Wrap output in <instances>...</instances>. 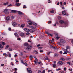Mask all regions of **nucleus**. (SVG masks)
Listing matches in <instances>:
<instances>
[{
  "label": "nucleus",
  "mask_w": 73,
  "mask_h": 73,
  "mask_svg": "<svg viewBox=\"0 0 73 73\" xmlns=\"http://www.w3.org/2000/svg\"><path fill=\"white\" fill-rule=\"evenodd\" d=\"M52 23V22L51 21H50L48 22V23L50 24V23Z\"/></svg>",
  "instance_id": "nucleus-52"
},
{
  "label": "nucleus",
  "mask_w": 73,
  "mask_h": 73,
  "mask_svg": "<svg viewBox=\"0 0 73 73\" xmlns=\"http://www.w3.org/2000/svg\"><path fill=\"white\" fill-rule=\"evenodd\" d=\"M25 32H29V29L27 28H25L24 29Z\"/></svg>",
  "instance_id": "nucleus-16"
},
{
  "label": "nucleus",
  "mask_w": 73,
  "mask_h": 73,
  "mask_svg": "<svg viewBox=\"0 0 73 73\" xmlns=\"http://www.w3.org/2000/svg\"><path fill=\"white\" fill-rule=\"evenodd\" d=\"M68 69L70 71H72V70H73L72 69H70V68L69 69Z\"/></svg>",
  "instance_id": "nucleus-58"
},
{
  "label": "nucleus",
  "mask_w": 73,
  "mask_h": 73,
  "mask_svg": "<svg viewBox=\"0 0 73 73\" xmlns=\"http://www.w3.org/2000/svg\"><path fill=\"white\" fill-rule=\"evenodd\" d=\"M46 34H47V35H49V33L48 32H46Z\"/></svg>",
  "instance_id": "nucleus-38"
},
{
  "label": "nucleus",
  "mask_w": 73,
  "mask_h": 73,
  "mask_svg": "<svg viewBox=\"0 0 73 73\" xmlns=\"http://www.w3.org/2000/svg\"><path fill=\"white\" fill-rule=\"evenodd\" d=\"M4 13L5 14H9V12H8V9H5L3 11Z\"/></svg>",
  "instance_id": "nucleus-3"
},
{
  "label": "nucleus",
  "mask_w": 73,
  "mask_h": 73,
  "mask_svg": "<svg viewBox=\"0 0 73 73\" xmlns=\"http://www.w3.org/2000/svg\"><path fill=\"white\" fill-rule=\"evenodd\" d=\"M17 40H19V41H20V40L21 39H20V38H18Z\"/></svg>",
  "instance_id": "nucleus-59"
},
{
  "label": "nucleus",
  "mask_w": 73,
  "mask_h": 73,
  "mask_svg": "<svg viewBox=\"0 0 73 73\" xmlns=\"http://www.w3.org/2000/svg\"><path fill=\"white\" fill-rule=\"evenodd\" d=\"M67 64H68L69 65H72V64H71V63L69 62H67Z\"/></svg>",
  "instance_id": "nucleus-24"
},
{
  "label": "nucleus",
  "mask_w": 73,
  "mask_h": 73,
  "mask_svg": "<svg viewBox=\"0 0 73 73\" xmlns=\"http://www.w3.org/2000/svg\"><path fill=\"white\" fill-rule=\"evenodd\" d=\"M33 58V56L32 55H30V56L29 58Z\"/></svg>",
  "instance_id": "nucleus-34"
},
{
  "label": "nucleus",
  "mask_w": 73,
  "mask_h": 73,
  "mask_svg": "<svg viewBox=\"0 0 73 73\" xmlns=\"http://www.w3.org/2000/svg\"><path fill=\"white\" fill-rule=\"evenodd\" d=\"M58 64L60 65H62L64 64V62L62 61H59L58 62Z\"/></svg>",
  "instance_id": "nucleus-7"
},
{
  "label": "nucleus",
  "mask_w": 73,
  "mask_h": 73,
  "mask_svg": "<svg viewBox=\"0 0 73 73\" xmlns=\"http://www.w3.org/2000/svg\"><path fill=\"white\" fill-rule=\"evenodd\" d=\"M44 60H49V58L48 57L45 56L44 58Z\"/></svg>",
  "instance_id": "nucleus-11"
},
{
  "label": "nucleus",
  "mask_w": 73,
  "mask_h": 73,
  "mask_svg": "<svg viewBox=\"0 0 73 73\" xmlns=\"http://www.w3.org/2000/svg\"><path fill=\"white\" fill-rule=\"evenodd\" d=\"M21 27H22V28H23L24 27V25H23L22 24L21 25Z\"/></svg>",
  "instance_id": "nucleus-48"
},
{
  "label": "nucleus",
  "mask_w": 73,
  "mask_h": 73,
  "mask_svg": "<svg viewBox=\"0 0 73 73\" xmlns=\"http://www.w3.org/2000/svg\"><path fill=\"white\" fill-rule=\"evenodd\" d=\"M21 63H22V64H24V62L23 61V60H21Z\"/></svg>",
  "instance_id": "nucleus-49"
},
{
  "label": "nucleus",
  "mask_w": 73,
  "mask_h": 73,
  "mask_svg": "<svg viewBox=\"0 0 73 73\" xmlns=\"http://www.w3.org/2000/svg\"><path fill=\"white\" fill-rule=\"evenodd\" d=\"M29 45V44H28V43H26L24 44V46H25L27 47Z\"/></svg>",
  "instance_id": "nucleus-17"
},
{
  "label": "nucleus",
  "mask_w": 73,
  "mask_h": 73,
  "mask_svg": "<svg viewBox=\"0 0 73 73\" xmlns=\"http://www.w3.org/2000/svg\"><path fill=\"white\" fill-rule=\"evenodd\" d=\"M3 46L1 44H0V48L1 49L3 48Z\"/></svg>",
  "instance_id": "nucleus-23"
},
{
  "label": "nucleus",
  "mask_w": 73,
  "mask_h": 73,
  "mask_svg": "<svg viewBox=\"0 0 73 73\" xmlns=\"http://www.w3.org/2000/svg\"><path fill=\"white\" fill-rule=\"evenodd\" d=\"M51 13H54V11L53 10H52L51 11Z\"/></svg>",
  "instance_id": "nucleus-53"
},
{
  "label": "nucleus",
  "mask_w": 73,
  "mask_h": 73,
  "mask_svg": "<svg viewBox=\"0 0 73 73\" xmlns=\"http://www.w3.org/2000/svg\"><path fill=\"white\" fill-rule=\"evenodd\" d=\"M8 30H9V31H11V29L10 28H8Z\"/></svg>",
  "instance_id": "nucleus-61"
},
{
  "label": "nucleus",
  "mask_w": 73,
  "mask_h": 73,
  "mask_svg": "<svg viewBox=\"0 0 73 73\" xmlns=\"http://www.w3.org/2000/svg\"><path fill=\"white\" fill-rule=\"evenodd\" d=\"M18 13L20 15H22V13L20 11H18Z\"/></svg>",
  "instance_id": "nucleus-41"
},
{
  "label": "nucleus",
  "mask_w": 73,
  "mask_h": 73,
  "mask_svg": "<svg viewBox=\"0 0 73 73\" xmlns=\"http://www.w3.org/2000/svg\"><path fill=\"white\" fill-rule=\"evenodd\" d=\"M4 64H1V66H4Z\"/></svg>",
  "instance_id": "nucleus-64"
},
{
  "label": "nucleus",
  "mask_w": 73,
  "mask_h": 73,
  "mask_svg": "<svg viewBox=\"0 0 73 73\" xmlns=\"http://www.w3.org/2000/svg\"><path fill=\"white\" fill-rule=\"evenodd\" d=\"M17 23L15 22H14L12 23V25L13 27H15Z\"/></svg>",
  "instance_id": "nucleus-8"
},
{
  "label": "nucleus",
  "mask_w": 73,
  "mask_h": 73,
  "mask_svg": "<svg viewBox=\"0 0 73 73\" xmlns=\"http://www.w3.org/2000/svg\"><path fill=\"white\" fill-rule=\"evenodd\" d=\"M31 23H28V24H29V25H32V21H31V22H30Z\"/></svg>",
  "instance_id": "nucleus-44"
},
{
  "label": "nucleus",
  "mask_w": 73,
  "mask_h": 73,
  "mask_svg": "<svg viewBox=\"0 0 73 73\" xmlns=\"http://www.w3.org/2000/svg\"><path fill=\"white\" fill-rule=\"evenodd\" d=\"M19 1V0H16V3H18Z\"/></svg>",
  "instance_id": "nucleus-62"
},
{
  "label": "nucleus",
  "mask_w": 73,
  "mask_h": 73,
  "mask_svg": "<svg viewBox=\"0 0 73 73\" xmlns=\"http://www.w3.org/2000/svg\"><path fill=\"white\" fill-rule=\"evenodd\" d=\"M14 69L15 71H17V69L16 68H15Z\"/></svg>",
  "instance_id": "nucleus-57"
},
{
  "label": "nucleus",
  "mask_w": 73,
  "mask_h": 73,
  "mask_svg": "<svg viewBox=\"0 0 73 73\" xmlns=\"http://www.w3.org/2000/svg\"><path fill=\"white\" fill-rule=\"evenodd\" d=\"M34 25H35V26H36V27L37 26V24H36L35 23H34Z\"/></svg>",
  "instance_id": "nucleus-46"
},
{
  "label": "nucleus",
  "mask_w": 73,
  "mask_h": 73,
  "mask_svg": "<svg viewBox=\"0 0 73 73\" xmlns=\"http://www.w3.org/2000/svg\"><path fill=\"white\" fill-rule=\"evenodd\" d=\"M21 36L22 37H24L26 36L25 35H24V34L23 33H21Z\"/></svg>",
  "instance_id": "nucleus-9"
},
{
  "label": "nucleus",
  "mask_w": 73,
  "mask_h": 73,
  "mask_svg": "<svg viewBox=\"0 0 73 73\" xmlns=\"http://www.w3.org/2000/svg\"><path fill=\"white\" fill-rule=\"evenodd\" d=\"M66 50H68V49H70V47L69 46H67L66 47Z\"/></svg>",
  "instance_id": "nucleus-25"
},
{
  "label": "nucleus",
  "mask_w": 73,
  "mask_h": 73,
  "mask_svg": "<svg viewBox=\"0 0 73 73\" xmlns=\"http://www.w3.org/2000/svg\"><path fill=\"white\" fill-rule=\"evenodd\" d=\"M8 47H9V46L8 45H7L6 47H5V49H7L8 48Z\"/></svg>",
  "instance_id": "nucleus-36"
},
{
  "label": "nucleus",
  "mask_w": 73,
  "mask_h": 73,
  "mask_svg": "<svg viewBox=\"0 0 73 73\" xmlns=\"http://www.w3.org/2000/svg\"><path fill=\"white\" fill-rule=\"evenodd\" d=\"M41 63H42V62H41V61L38 62V64H41Z\"/></svg>",
  "instance_id": "nucleus-54"
},
{
  "label": "nucleus",
  "mask_w": 73,
  "mask_h": 73,
  "mask_svg": "<svg viewBox=\"0 0 73 73\" xmlns=\"http://www.w3.org/2000/svg\"><path fill=\"white\" fill-rule=\"evenodd\" d=\"M34 58H35V60H37V59L36 57V56H34Z\"/></svg>",
  "instance_id": "nucleus-33"
},
{
  "label": "nucleus",
  "mask_w": 73,
  "mask_h": 73,
  "mask_svg": "<svg viewBox=\"0 0 73 73\" xmlns=\"http://www.w3.org/2000/svg\"><path fill=\"white\" fill-rule=\"evenodd\" d=\"M3 55L5 57H8V54H7L5 53H3Z\"/></svg>",
  "instance_id": "nucleus-10"
},
{
  "label": "nucleus",
  "mask_w": 73,
  "mask_h": 73,
  "mask_svg": "<svg viewBox=\"0 0 73 73\" xmlns=\"http://www.w3.org/2000/svg\"><path fill=\"white\" fill-rule=\"evenodd\" d=\"M60 60L61 61H65V58H60Z\"/></svg>",
  "instance_id": "nucleus-15"
},
{
  "label": "nucleus",
  "mask_w": 73,
  "mask_h": 73,
  "mask_svg": "<svg viewBox=\"0 0 73 73\" xmlns=\"http://www.w3.org/2000/svg\"><path fill=\"white\" fill-rule=\"evenodd\" d=\"M59 23L60 24H63L64 23V21L62 20H60L59 21Z\"/></svg>",
  "instance_id": "nucleus-12"
},
{
  "label": "nucleus",
  "mask_w": 73,
  "mask_h": 73,
  "mask_svg": "<svg viewBox=\"0 0 73 73\" xmlns=\"http://www.w3.org/2000/svg\"><path fill=\"white\" fill-rule=\"evenodd\" d=\"M23 8H27V7H26V6H25V5H24L23 6Z\"/></svg>",
  "instance_id": "nucleus-43"
},
{
  "label": "nucleus",
  "mask_w": 73,
  "mask_h": 73,
  "mask_svg": "<svg viewBox=\"0 0 73 73\" xmlns=\"http://www.w3.org/2000/svg\"><path fill=\"white\" fill-rule=\"evenodd\" d=\"M56 64H54L53 65V68H56Z\"/></svg>",
  "instance_id": "nucleus-47"
},
{
  "label": "nucleus",
  "mask_w": 73,
  "mask_h": 73,
  "mask_svg": "<svg viewBox=\"0 0 73 73\" xmlns=\"http://www.w3.org/2000/svg\"><path fill=\"white\" fill-rule=\"evenodd\" d=\"M63 50H64V52H66V51L67 50L66 49H63Z\"/></svg>",
  "instance_id": "nucleus-39"
},
{
  "label": "nucleus",
  "mask_w": 73,
  "mask_h": 73,
  "mask_svg": "<svg viewBox=\"0 0 73 73\" xmlns=\"http://www.w3.org/2000/svg\"><path fill=\"white\" fill-rule=\"evenodd\" d=\"M64 71H66V67H64Z\"/></svg>",
  "instance_id": "nucleus-51"
},
{
  "label": "nucleus",
  "mask_w": 73,
  "mask_h": 73,
  "mask_svg": "<svg viewBox=\"0 0 73 73\" xmlns=\"http://www.w3.org/2000/svg\"><path fill=\"white\" fill-rule=\"evenodd\" d=\"M26 34L27 35H30V33H29V32H27L26 33Z\"/></svg>",
  "instance_id": "nucleus-28"
},
{
  "label": "nucleus",
  "mask_w": 73,
  "mask_h": 73,
  "mask_svg": "<svg viewBox=\"0 0 73 73\" xmlns=\"http://www.w3.org/2000/svg\"><path fill=\"white\" fill-rule=\"evenodd\" d=\"M7 20H10V17H6Z\"/></svg>",
  "instance_id": "nucleus-20"
},
{
  "label": "nucleus",
  "mask_w": 73,
  "mask_h": 73,
  "mask_svg": "<svg viewBox=\"0 0 73 73\" xmlns=\"http://www.w3.org/2000/svg\"><path fill=\"white\" fill-rule=\"evenodd\" d=\"M56 71H59V70H61L60 68H58V69H56Z\"/></svg>",
  "instance_id": "nucleus-30"
},
{
  "label": "nucleus",
  "mask_w": 73,
  "mask_h": 73,
  "mask_svg": "<svg viewBox=\"0 0 73 73\" xmlns=\"http://www.w3.org/2000/svg\"><path fill=\"white\" fill-rule=\"evenodd\" d=\"M26 49L28 50H31L32 49V46L29 45L27 46V48H26Z\"/></svg>",
  "instance_id": "nucleus-1"
},
{
  "label": "nucleus",
  "mask_w": 73,
  "mask_h": 73,
  "mask_svg": "<svg viewBox=\"0 0 73 73\" xmlns=\"http://www.w3.org/2000/svg\"><path fill=\"white\" fill-rule=\"evenodd\" d=\"M62 13L63 15H66V16H69V14L64 11L62 12Z\"/></svg>",
  "instance_id": "nucleus-4"
},
{
  "label": "nucleus",
  "mask_w": 73,
  "mask_h": 73,
  "mask_svg": "<svg viewBox=\"0 0 73 73\" xmlns=\"http://www.w3.org/2000/svg\"><path fill=\"white\" fill-rule=\"evenodd\" d=\"M2 44L3 45H5V43L4 42H2Z\"/></svg>",
  "instance_id": "nucleus-31"
},
{
  "label": "nucleus",
  "mask_w": 73,
  "mask_h": 73,
  "mask_svg": "<svg viewBox=\"0 0 73 73\" xmlns=\"http://www.w3.org/2000/svg\"><path fill=\"white\" fill-rule=\"evenodd\" d=\"M24 64L26 66H28V64H27V63L26 62H25L24 63Z\"/></svg>",
  "instance_id": "nucleus-40"
},
{
  "label": "nucleus",
  "mask_w": 73,
  "mask_h": 73,
  "mask_svg": "<svg viewBox=\"0 0 73 73\" xmlns=\"http://www.w3.org/2000/svg\"><path fill=\"white\" fill-rule=\"evenodd\" d=\"M9 51H10V52H11V51H12V49L11 48H9Z\"/></svg>",
  "instance_id": "nucleus-37"
},
{
  "label": "nucleus",
  "mask_w": 73,
  "mask_h": 73,
  "mask_svg": "<svg viewBox=\"0 0 73 73\" xmlns=\"http://www.w3.org/2000/svg\"><path fill=\"white\" fill-rule=\"evenodd\" d=\"M38 73H42V72L41 71H38Z\"/></svg>",
  "instance_id": "nucleus-55"
},
{
  "label": "nucleus",
  "mask_w": 73,
  "mask_h": 73,
  "mask_svg": "<svg viewBox=\"0 0 73 73\" xmlns=\"http://www.w3.org/2000/svg\"><path fill=\"white\" fill-rule=\"evenodd\" d=\"M8 2H7L6 3H5L4 4V5H8Z\"/></svg>",
  "instance_id": "nucleus-26"
},
{
  "label": "nucleus",
  "mask_w": 73,
  "mask_h": 73,
  "mask_svg": "<svg viewBox=\"0 0 73 73\" xmlns=\"http://www.w3.org/2000/svg\"><path fill=\"white\" fill-rule=\"evenodd\" d=\"M15 35V36H17V35H18V34H17V33H14Z\"/></svg>",
  "instance_id": "nucleus-27"
},
{
  "label": "nucleus",
  "mask_w": 73,
  "mask_h": 73,
  "mask_svg": "<svg viewBox=\"0 0 73 73\" xmlns=\"http://www.w3.org/2000/svg\"><path fill=\"white\" fill-rule=\"evenodd\" d=\"M11 12H12V13H16V11L15 10H12L11 11Z\"/></svg>",
  "instance_id": "nucleus-18"
},
{
  "label": "nucleus",
  "mask_w": 73,
  "mask_h": 73,
  "mask_svg": "<svg viewBox=\"0 0 73 73\" xmlns=\"http://www.w3.org/2000/svg\"><path fill=\"white\" fill-rule=\"evenodd\" d=\"M55 37L56 38L57 40H58V39H59V38H60V37H58V35H56Z\"/></svg>",
  "instance_id": "nucleus-14"
},
{
  "label": "nucleus",
  "mask_w": 73,
  "mask_h": 73,
  "mask_svg": "<svg viewBox=\"0 0 73 73\" xmlns=\"http://www.w3.org/2000/svg\"><path fill=\"white\" fill-rule=\"evenodd\" d=\"M27 71L29 73H32V70H31V68H28L27 69Z\"/></svg>",
  "instance_id": "nucleus-5"
},
{
  "label": "nucleus",
  "mask_w": 73,
  "mask_h": 73,
  "mask_svg": "<svg viewBox=\"0 0 73 73\" xmlns=\"http://www.w3.org/2000/svg\"><path fill=\"white\" fill-rule=\"evenodd\" d=\"M63 54H67V52H65L63 53Z\"/></svg>",
  "instance_id": "nucleus-60"
},
{
  "label": "nucleus",
  "mask_w": 73,
  "mask_h": 73,
  "mask_svg": "<svg viewBox=\"0 0 73 73\" xmlns=\"http://www.w3.org/2000/svg\"><path fill=\"white\" fill-rule=\"evenodd\" d=\"M50 53H52L51 52H48L47 53V54L48 55H49L50 54Z\"/></svg>",
  "instance_id": "nucleus-35"
},
{
  "label": "nucleus",
  "mask_w": 73,
  "mask_h": 73,
  "mask_svg": "<svg viewBox=\"0 0 73 73\" xmlns=\"http://www.w3.org/2000/svg\"><path fill=\"white\" fill-rule=\"evenodd\" d=\"M60 43H62V44H65L66 42L65 40L62 39L60 40Z\"/></svg>",
  "instance_id": "nucleus-2"
},
{
  "label": "nucleus",
  "mask_w": 73,
  "mask_h": 73,
  "mask_svg": "<svg viewBox=\"0 0 73 73\" xmlns=\"http://www.w3.org/2000/svg\"><path fill=\"white\" fill-rule=\"evenodd\" d=\"M9 57L11 58V54H9Z\"/></svg>",
  "instance_id": "nucleus-50"
},
{
  "label": "nucleus",
  "mask_w": 73,
  "mask_h": 73,
  "mask_svg": "<svg viewBox=\"0 0 73 73\" xmlns=\"http://www.w3.org/2000/svg\"><path fill=\"white\" fill-rule=\"evenodd\" d=\"M34 29H35V30H36V29H37V28L35 27H33V29H32V32H35V30Z\"/></svg>",
  "instance_id": "nucleus-13"
},
{
  "label": "nucleus",
  "mask_w": 73,
  "mask_h": 73,
  "mask_svg": "<svg viewBox=\"0 0 73 73\" xmlns=\"http://www.w3.org/2000/svg\"><path fill=\"white\" fill-rule=\"evenodd\" d=\"M28 42H31V41L29 39L28 40Z\"/></svg>",
  "instance_id": "nucleus-56"
},
{
  "label": "nucleus",
  "mask_w": 73,
  "mask_h": 73,
  "mask_svg": "<svg viewBox=\"0 0 73 73\" xmlns=\"http://www.w3.org/2000/svg\"><path fill=\"white\" fill-rule=\"evenodd\" d=\"M60 4L61 5H62V2H61L60 3Z\"/></svg>",
  "instance_id": "nucleus-63"
},
{
  "label": "nucleus",
  "mask_w": 73,
  "mask_h": 73,
  "mask_svg": "<svg viewBox=\"0 0 73 73\" xmlns=\"http://www.w3.org/2000/svg\"><path fill=\"white\" fill-rule=\"evenodd\" d=\"M16 5H17V6H20V3H17L16 4Z\"/></svg>",
  "instance_id": "nucleus-22"
},
{
  "label": "nucleus",
  "mask_w": 73,
  "mask_h": 73,
  "mask_svg": "<svg viewBox=\"0 0 73 73\" xmlns=\"http://www.w3.org/2000/svg\"><path fill=\"white\" fill-rule=\"evenodd\" d=\"M58 56V54H54V56Z\"/></svg>",
  "instance_id": "nucleus-32"
},
{
  "label": "nucleus",
  "mask_w": 73,
  "mask_h": 73,
  "mask_svg": "<svg viewBox=\"0 0 73 73\" xmlns=\"http://www.w3.org/2000/svg\"><path fill=\"white\" fill-rule=\"evenodd\" d=\"M34 52L35 53V54H38V52H37V51L36 50L34 51Z\"/></svg>",
  "instance_id": "nucleus-21"
},
{
  "label": "nucleus",
  "mask_w": 73,
  "mask_h": 73,
  "mask_svg": "<svg viewBox=\"0 0 73 73\" xmlns=\"http://www.w3.org/2000/svg\"><path fill=\"white\" fill-rule=\"evenodd\" d=\"M27 21L28 22H30V23H31V21H30L29 20L27 19Z\"/></svg>",
  "instance_id": "nucleus-42"
},
{
  "label": "nucleus",
  "mask_w": 73,
  "mask_h": 73,
  "mask_svg": "<svg viewBox=\"0 0 73 73\" xmlns=\"http://www.w3.org/2000/svg\"><path fill=\"white\" fill-rule=\"evenodd\" d=\"M48 36H51V37L53 36V33H49Z\"/></svg>",
  "instance_id": "nucleus-19"
},
{
  "label": "nucleus",
  "mask_w": 73,
  "mask_h": 73,
  "mask_svg": "<svg viewBox=\"0 0 73 73\" xmlns=\"http://www.w3.org/2000/svg\"><path fill=\"white\" fill-rule=\"evenodd\" d=\"M61 17L60 16H59L58 17V19H61Z\"/></svg>",
  "instance_id": "nucleus-45"
},
{
  "label": "nucleus",
  "mask_w": 73,
  "mask_h": 73,
  "mask_svg": "<svg viewBox=\"0 0 73 73\" xmlns=\"http://www.w3.org/2000/svg\"><path fill=\"white\" fill-rule=\"evenodd\" d=\"M59 45H60V46H64V45L63 44H62L60 42H58L57 43Z\"/></svg>",
  "instance_id": "nucleus-6"
},
{
  "label": "nucleus",
  "mask_w": 73,
  "mask_h": 73,
  "mask_svg": "<svg viewBox=\"0 0 73 73\" xmlns=\"http://www.w3.org/2000/svg\"><path fill=\"white\" fill-rule=\"evenodd\" d=\"M29 31L30 32H32V29H30L29 30Z\"/></svg>",
  "instance_id": "nucleus-29"
}]
</instances>
